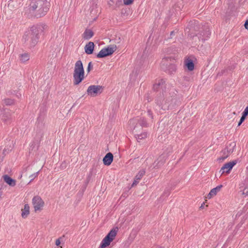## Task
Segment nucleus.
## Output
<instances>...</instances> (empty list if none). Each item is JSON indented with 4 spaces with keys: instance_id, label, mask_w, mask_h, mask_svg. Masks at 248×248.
I'll list each match as a JSON object with an SVG mask.
<instances>
[{
    "instance_id": "f257e3e1",
    "label": "nucleus",
    "mask_w": 248,
    "mask_h": 248,
    "mask_svg": "<svg viewBox=\"0 0 248 248\" xmlns=\"http://www.w3.org/2000/svg\"><path fill=\"white\" fill-rule=\"evenodd\" d=\"M165 82L163 79H156L153 87L155 91L162 90V93L158 95L155 103L164 110L173 108L181 104V98L177 94V91L173 87L167 88Z\"/></svg>"
},
{
    "instance_id": "f03ea898",
    "label": "nucleus",
    "mask_w": 248,
    "mask_h": 248,
    "mask_svg": "<svg viewBox=\"0 0 248 248\" xmlns=\"http://www.w3.org/2000/svg\"><path fill=\"white\" fill-rule=\"evenodd\" d=\"M50 0H31L29 9L36 18L45 16L50 7Z\"/></svg>"
},
{
    "instance_id": "7ed1b4c3",
    "label": "nucleus",
    "mask_w": 248,
    "mask_h": 248,
    "mask_svg": "<svg viewBox=\"0 0 248 248\" xmlns=\"http://www.w3.org/2000/svg\"><path fill=\"white\" fill-rule=\"evenodd\" d=\"M195 31L199 32L197 33H194L191 37L192 40V43L194 45H199L201 43L203 42L204 41L207 40L211 34L209 29L207 26H204L200 28L198 26L194 27Z\"/></svg>"
},
{
    "instance_id": "20e7f679",
    "label": "nucleus",
    "mask_w": 248,
    "mask_h": 248,
    "mask_svg": "<svg viewBox=\"0 0 248 248\" xmlns=\"http://www.w3.org/2000/svg\"><path fill=\"white\" fill-rule=\"evenodd\" d=\"M41 30L40 26H33L26 31L23 36L26 41H29L32 46H34L39 40V33Z\"/></svg>"
},
{
    "instance_id": "39448f33",
    "label": "nucleus",
    "mask_w": 248,
    "mask_h": 248,
    "mask_svg": "<svg viewBox=\"0 0 248 248\" xmlns=\"http://www.w3.org/2000/svg\"><path fill=\"white\" fill-rule=\"evenodd\" d=\"M118 231V228L115 227L112 229L108 234L102 240L99 248H105L108 246L110 243L113 241L115 239L117 232Z\"/></svg>"
},
{
    "instance_id": "423d86ee",
    "label": "nucleus",
    "mask_w": 248,
    "mask_h": 248,
    "mask_svg": "<svg viewBox=\"0 0 248 248\" xmlns=\"http://www.w3.org/2000/svg\"><path fill=\"white\" fill-rule=\"evenodd\" d=\"M149 123L144 117H140L139 119H131L129 121V125L133 130H136L138 125H140L141 127H147Z\"/></svg>"
},
{
    "instance_id": "0eeeda50",
    "label": "nucleus",
    "mask_w": 248,
    "mask_h": 248,
    "mask_svg": "<svg viewBox=\"0 0 248 248\" xmlns=\"http://www.w3.org/2000/svg\"><path fill=\"white\" fill-rule=\"evenodd\" d=\"M103 88V87L100 85H91L88 87L87 93L91 96L95 97L102 93Z\"/></svg>"
},
{
    "instance_id": "6e6552de",
    "label": "nucleus",
    "mask_w": 248,
    "mask_h": 248,
    "mask_svg": "<svg viewBox=\"0 0 248 248\" xmlns=\"http://www.w3.org/2000/svg\"><path fill=\"white\" fill-rule=\"evenodd\" d=\"M116 50L115 47L109 46L107 47L102 49L97 54V57L98 58H103L112 54Z\"/></svg>"
},
{
    "instance_id": "1a4fd4ad",
    "label": "nucleus",
    "mask_w": 248,
    "mask_h": 248,
    "mask_svg": "<svg viewBox=\"0 0 248 248\" xmlns=\"http://www.w3.org/2000/svg\"><path fill=\"white\" fill-rule=\"evenodd\" d=\"M32 203L35 212L42 210L45 205L44 202L39 196H35L32 198Z\"/></svg>"
},
{
    "instance_id": "9d476101",
    "label": "nucleus",
    "mask_w": 248,
    "mask_h": 248,
    "mask_svg": "<svg viewBox=\"0 0 248 248\" xmlns=\"http://www.w3.org/2000/svg\"><path fill=\"white\" fill-rule=\"evenodd\" d=\"M235 146V143L234 142H232L230 144L229 147L227 146L223 151V155L217 159V160L219 162H221L224 161L226 158H227L230 153H232L233 148Z\"/></svg>"
},
{
    "instance_id": "9b49d317",
    "label": "nucleus",
    "mask_w": 248,
    "mask_h": 248,
    "mask_svg": "<svg viewBox=\"0 0 248 248\" xmlns=\"http://www.w3.org/2000/svg\"><path fill=\"white\" fill-rule=\"evenodd\" d=\"M85 72H75L73 73V84L78 85L84 79Z\"/></svg>"
},
{
    "instance_id": "f8f14e48",
    "label": "nucleus",
    "mask_w": 248,
    "mask_h": 248,
    "mask_svg": "<svg viewBox=\"0 0 248 248\" xmlns=\"http://www.w3.org/2000/svg\"><path fill=\"white\" fill-rule=\"evenodd\" d=\"M173 61L174 60L171 57L164 58L161 62V69L164 71H166L167 68L173 63Z\"/></svg>"
},
{
    "instance_id": "ddd939ff",
    "label": "nucleus",
    "mask_w": 248,
    "mask_h": 248,
    "mask_svg": "<svg viewBox=\"0 0 248 248\" xmlns=\"http://www.w3.org/2000/svg\"><path fill=\"white\" fill-rule=\"evenodd\" d=\"M236 164V161L234 160L232 162H228L225 164L221 168L220 172L221 174L226 172L227 173L230 172V171L232 169L233 167Z\"/></svg>"
},
{
    "instance_id": "4468645a",
    "label": "nucleus",
    "mask_w": 248,
    "mask_h": 248,
    "mask_svg": "<svg viewBox=\"0 0 248 248\" xmlns=\"http://www.w3.org/2000/svg\"><path fill=\"white\" fill-rule=\"evenodd\" d=\"M113 155L111 153H107L103 159V162L105 165L109 166L113 161Z\"/></svg>"
},
{
    "instance_id": "2eb2a0df",
    "label": "nucleus",
    "mask_w": 248,
    "mask_h": 248,
    "mask_svg": "<svg viewBox=\"0 0 248 248\" xmlns=\"http://www.w3.org/2000/svg\"><path fill=\"white\" fill-rule=\"evenodd\" d=\"M223 187V186L222 185H220L215 188H214L212 189L210 192L208 193V194L206 196V198H208V199H211L213 197L216 196L217 192L220 191L221 188Z\"/></svg>"
},
{
    "instance_id": "dca6fc26",
    "label": "nucleus",
    "mask_w": 248,
    "mask_h": 248,
    "mask_svg": "<svg viewBox=\"0 0 248 248\" xmlns=\"http://www.w3.org/2000/svg\"><path fill=\"white\" fill-rule=\"evenodd\" d=\"M94 47V44L92 42H89L85 46L84 49L85 53L87 54H93Z\"/></svg>"
},
{
    "instance_id": "f3484780",
    "label": "nucleus",
    "mask_w": 248,
    "mask_h": 248,
    "mask_svg": "<svg viewBox=\"0 0 248 248\" xmlns=\"http://www.w3.org/2000/svg\"><path fill=\"white\" fill-rule=\"evenodd\" d=\"M74 72H84L83 65L80 60H78L76 62Z\"/></svg>"
},
{
    "instance_id": "a211bd4d",
    "label": "nucleus",
    "mask_w": 248,
    "mask_h": 248,
    "mask_svg": "<svg viewBox=\"0 0 248 248\" xmlns=\"http://www.w3.org/2000/svg\"><path fill=\"white\" fill-rule=\"evenodd\" d=\"M4 181L8 184L10 186H14L16 185V181L8 175H5L3 176Z\"/></svg>"
},
{
    "instance_id": "6ab92c4d",
    "label": "nucleus",
    "mask_w": 248,
    "mask_h": 248,
    "mask_svg": "<svg viewBox=\"0 0 248 248\" xmlns=\"http://www.w3.org/2000/svg\"><path fill=\"white\" fill-rule=\"evenodd\" d=\"M94 35L93 32L90 29H86L82 34V37L85 40H89Z\"/></svg>"
},
{
    "instance_id": "aec40b11",
    "label": "nucleus",
    "mask_w": 248,
    "mask_h": 248,
    "mask_svg": "<svg viewBox=\"0 0 248 248\" xmlns=\"http://www.w3.org/2000/svg\"><path fill=\"white\" fill-rule=\"evenodd\" d=\"M185 62V65L189 71H191L194 69V64L191 59H187Z\"/></svg>"
},
{
    "instance_id": "412c9836",
    "label": "nucleus",
    "mask_w": 248,
    "mask_h": 248,
    "mask_svg": "<svg viewBox=\"0 0 248 248\" xmlns=\"http://www.w3.org/2000/svg\"><path fill=\"white\" fill-rule=\"evenodd\" d=\"M30 214V206L29 204H26L24 209H22L21 216L23 218H26Z\"/></svg>"
},
{
    "instance_id": "4be33fe9",
    "label": "nucleus",
    "mask_w": 248,
    "mask_h": 248,
    "mask_svg": "<svg viewBox=\"0 0 248 248\" xmlns=\"http://www.w3.org/2000/svg\"><path fill=\"white\" fill-rule=\"evenodd\" d=\"M2 120L5 124H8L11 123L12 118L10 113H5L2 116Z\"/></svg>"
},
{
    "instance_id": "5701e85b",
    "label": "nucleus",
    "mask_w": 248,
    "mask_h": 248,
    "mask_svg": "<svg viewBox=\"0 0 248 248\" xmlns=\"http://www.w3.org/2000/svg\"><path fill=\"white\" fill-rule=\"evenodd\" d=\"M30 59L29 55L25 53L20 55V61L22 62H25L28 61Z\"/></svg>"
},
{
    "instance_id": "b1692460",
    "label": "nucleus",
    "mask_w": 248,
    "mask_h": 248,
    "mask_svg": "<svg viewBox=\"0 0 248 248\" xmlns=\"http://www.w3.org/2000/svg\"><path fill=\"white\" fill-rule=\"evenodd\" d=\"M165 71L166 73H168L170 74H172L173 72H175L176 70V66L173 63L170 65Z\"/></svg>"
},
{
    "instance_id": "393cba45",
    "label": "nucleus",
    "mask_w": 248,
    "mask_h": 248,
    "mask_svg": "<svg viewBox=\"0 0 248 248\" xmlns=\"http://www.w3.org/2000/svg\"><path fill=\"white\" fill-rule=\"evenodd\" d=\"M145 170L143 169L140 170L138 173L136 175L135 178L136 180H140L142 177L144 175Z\"/></svg>"
},
{
    "instance_id": "a878e982",
    "label": "nucleus",
    "mask_w": 248,
    "mask_h": 248,
    "mask_svg": "<svg viewBox=\"0 0 248 248\" xmlns=\"http://www.w3.org/2000/svg\"><path fill=\"white\" fill-rule=\"evenodd\" d=\"M147 133L144 132L141 133L140 134H137L135 135L136 138L137 139L138 141H140V140H141L142 139H144L147 137Z\"/></svg>"
},
{
    "instance_id": "bb28decb",
    "label": "nucleus",
    "mask_w": 248,
    "mask_h": 248,
    "mask_svg": "<svg viewBox=\"0 0 248 248\" xmlns=\"http://www.w3.org/2000/svg\"><path fill=\"white\" fill-rule=\"evenodd\" d=\"M146 116L148 117V121H149V123L152 122L153 119V113L151 110L148 109L147 113H146Z\"/></svg>"
},
{
    "instance_id": "cd10ccee",
    "label": "nucleus",
    "mask_w": 248,
    "mask_h": 248,
    "mask_svg": "<svg viewBox=\"0 0 248 248\" xmlns=\"http://www.w3.org/2000/svg\"><path fill=\"white\" fill-rule=\"evenodd\" d=\"M4 103L6 105H12L14 104V101L10 98H6L4 100Z\"/></svg>"
},
{
    "instance_id": "c85d7f7f",
    "label": "nucleus",
    "mask_w": 248,
    "mask_h": 248,
    "mask_svg": "<svg viewBox=\"0 0 248 248\" xmlns=\"http://www.w3.org/2000/svg\"><path fill=\"white\" fill-rule=\"evenodd\" d=\"M39 171H38L33 174L29 176V178H31V180L30 182H31L32 181H33L36 177H37L38 175Z\"/></svg>"
},
{
    "instance_id": "c756f323",
    "label": "nucleus",
    "mask_w": 248,
    "mask_h": 248,
    "mask_svg": "<svg viewBox=\"0 0 248 248\" xmlns=\"http://www.w3.org/2000/svg\"><path fill=\"white\" fill-rule=\"evenodd\" d=\"M163 164V162H160V161H157L156 162V161H155L154 163V168H157L159 167L160 166H161Z\"/></svg>"
},
{
    "instance_id": "7c9ffc66",
    "label": "nucleus",
    "mask_w": 248,
    "mask_h": 248,
    "mask_svg": "<svg viewBox=\"0 0 248 248\" xmlns=\"http://www.w3.org/2000/svg\"><path fill=\"white\" fill-rule=\"evenodd\" d=\"M242 115L246 117L248 115V106L245 108L244 111L242 112Z\"/></svg>"
},
{
    "instance_id": "2f4dec72",
    "label": "nucleus",
    "mask_w": 248,
    "mask_h": 248,
    "mask_svg": "<svg viewBox=\"0 0 248 248\" xmlns=\"http://www.w3.org/2000/svg\"><path fill=\"white\" fill-rule=\"evenodd\" d=\"M125 5H128L133 2V0H123Z\"/></svg>"
},
{
    "instance_id": "473e14b6",
    "label": "nucleus",
    "mask_w": 248,
    "mask_h": 248,
    "mask_svg": "<svg viewBox=\"0 0 248 248\" xmlns=\"http://www.w3.org/2000/svg\"><path fill=\"white\" fill-rule=\"evenodd\" d=\"M246 118L244 116L242 115L240 120L238 124V126H240L242 123L245 121L246 119Z\"/></svg>"
},
{
    "instance_id": "72a5a7b5",
    "label": "nucleus",
    "mask_w": 248,
    "mask_h": 248,
    "mask_svg": "<svg viewBox=\"0 0 248 248\" xmlns=\"http://www.w3.org/2000/svg\"><path fill=\"white\" fill-rule=\"evenodd\" d=\"M242 195L248 196V188L246 187L244 189L242 192Z\"/></svg>"
},
{
    "instance_id": "f704fd0d",
    "label": "nucleus",
    "mask_w": 248,
    "mask_h": 248,
    "mask_svg": "<svg viewBox=\"0 0 248 248\" xmlns=\"http://www.w3.org/2000/svg\"><path fill=\"white\" fill-rule=\"evenodd\" d=\"M93 68V66L92 65V62H90L89 63H88V67H87V72L89 73L90 72V71L91 70V69H92Z\"/></svg>"
},
{
    "instance_id": "c9c22d12",
    "label": "nucleus",
    "mask_w": 248,
    "mask_h": 248,
    "mask_svg": "<svg viewBox=\"0 0 248 248\" xmlns=\"http://www.w3.org/2000/svg\"><path fill=\"white\" fill-rule=\"evenodd\" d=\"M139 180H136V179H135L134 181L133 182V184L132 185V186H134L137 185V184L139 183Z\"/></svg>"
},
{
    "instance_id": "e433bc0d",
    "label": "nucleus",
    "mask_w": 248,
    "mask_h": 248,
    "mask_svg": "<svg viewBox=\"0 0 248 248\" xmlns=\"http://www.w3.org/2000/svg\"><path fill=\"white\" fill-rule=\"evenodd\" d=\"M60 244H61V242L60 241V239H57L55 242L56 245L58 246L60 245Z\"/></svg>"
},
{
    "instance_id": "4c0bfd02",
    "label": "nucleus",
    "mask_w": 248,
    "mask_h": 248,
    "mask_svg": "<svg viewBox=\"0 0 248 248\" xmlns=\"http://www.w3.org/2000/svg\"><path fill=\"white\" fill-rule=\"evenodd\" d=\"M244 26L246 29H248V19L246 20L244 24Z\"/></svg>"
},
{
    "instance_id": "58836bf2",
    "label": "nucleus",
    "mask_w": 248,
    "mask_h": 248,
    "mask_svg": "<svg viewBox=\"0 0 248 248\" xmlns=\"http://www.w3.org/2000/svg\"><path fill=\"white\" fill-rule=\"evenodd\" d=\"M174 31H171L170 33V37L168 38V39L171 38L172 36L174 35Z\"/></svg>"
},
{
    "instance_id": "ea45409f",
    "label": "nucleus",
    "mask_w": 248,
    "mask_h": 248,
    "mask_svg": "<svg viewBox=\"0 0 248 248\" xmlns=\"http://www.w3.org/2000/svg\"><path fill=\"white\" fill-rule=\"evenodd\" d=\"M41 27L43 30H45L47 28V26L46 25L43 24L41 26Z\"/></svg>"
},
{
    "instance_id": "a19ab883",
    "label": "nucleus",
    "mask_w": 248,
    "mask_h": 248,
    "mask_svg": "<svg viewBox=\"0 0 248 248\" xmlns=\"http://www.w3.org/2000/svg\"><path fill=\"white\" fill-rule=\"evenodd\" d=\"M204 203L203 202V203H202V205H201V206L200 207V208L202 209H203V208H204Z\"/></svg>"
},
{
    "instance_id": "79ce46f5",
    "label": "nucleus",
    "mask_w": 248,
    "mask_h": 248,
    "mask_svg": "<svg viewBox=\"0 0 248 248\" xmlns=\"http://www.w3.org/2000/svg\"><path fill=\"white\" fill-rule=\"evenodd\" d=\"M6 153H8V152H7L6 150L5 149H4L3 150V154H6Z\"/></svg>"
},
{
    "instance_id": "37998d69",
    "label": "nucleus",
    "mask_w": 248,
    "mask_h": 248,
    "mask_svg": "<svg viewBox=\"0 0 248 248\" xmlns=\"http://www.w3.org/2000/svg\"><path fill=\"white\" fill-rule=\"evenodd\" d=\"M147 101L148 102H150L151 101V100L150 99L148 95L147 96Z\"/></svg>"
}]
</instances>
